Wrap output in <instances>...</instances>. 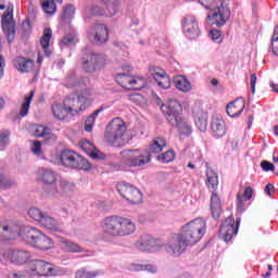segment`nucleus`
<instances>
[{
    "label": "nucleus",
    "mask_w": 278,
    "mask_h": 278,
    "mask_svg": "<svg viewBox=\"0 0 278 278\" xmlns=\"http://www.w3.org/2000/svg\"><path fill=\"white\" fill-rule=\"evenodd\" d=\"M207 231V222L202 217H197L181 226L179 232H174L168 237L167 243L156 241V249H165L167 255L179 257L186 253L188 247H194L203 240Z\"/></svg>",
    "instance_id": "nucleus-1"
},
{
    "label": "nucleus",
    "mask_w": 278,
    "mask_h": 278,
    "mask_svg": "<svg viewBox=\"0 0 278 278\" xmlns=\"http://www.w3.org/2000/svg\"><path fill=\"white\" fill-rule=\"evenodd\" d=\"M21 238L39 251L53 249V239L42 233L40 230L29 226L0 225V240H16Z\"/></svg>",
    "instance_id": "nucleus-2"
},
{
    "label": "nucleus",
    "mask_w": 278,
    "mask_h": 278,
    "mask_svg": "<svg viewBox=\"0 0 278 278\" xmlns=\"http://www.w3.org/2000/svg\"><path fill=\"white\" fill-rule=\"evenodd\" d=\"M97 99V92L93 89H84L78 96H68L63 103L54 102L51 105V112L55 121H66L68 116H79L92 105Z\"/></svg>",
    "instance_id": "nucleus-3"
},
{
    "label": "nucleus",
    "mask_w": 278,
    "mask_h": 278,
    "mask_svg": "<svg viewBox=\"0 0 278 278\" xmlns=\"http://www.w3.org/2000/svg\"><path fill=\"white\" fill-rule=\"evenodd\" d=\"M138 136V130L130 127L121 117L113 118L104 131V141L111 147H125Z\"/></svg>",
    "instance_id": "nucleus-4"
},
{
    "label": "nucleus",
    "mask_w": 278,
    "mask_h": 278,
    "mask_svg": "<svg viewBox=\"0 0 278 278\" xmlns=\"http://www.w3.org/2000/svg\"><path fill=\"white\" fill-rule=\"evenodd\" d=\"M103 231L111 238H127L136 233V223L131 218L112 215L103 219Z\"/></svg>",
    "instance_id": "nucleus-5"
},
{
    "label": "nucleus",
    "mask_w": 278,
    "mask_h": 278,
    "mask_svg": "<svg viewBox=\"0 0 278 278\" xmlns=\"http://www.w3.org/2000/svg\"><path fill=\"white\" fill-rule=\"evenodd\" d=\"M65 273L66 269L55 267L53 264L42 260L30 261L26 269L28 277H60Z\"/></svg>",
    "instance_id": "nucleus-6"
},
{
    "label": "nucleus",
    "mask_w": 278,
    "mask_h": 278,
    "mask_svg": "<svg viewBox=\"0 0 278 278\" xmlns=\"http://www.w3.org/2000/svg\"><path fill=\"white\" fill-rule=\"evenodd\" d=\"M230 16L231 11L227 1H217L216 5L210 10L206 16V23L211 26L224 27V25H227Z\"/></svg>",
    "instance_id": "nucleus-7"
},
{
    "label": "nucleus",
    "mask_w": 278,
    "mask_h": 278,
    "mask_svg": "<svg viewBox=\"0 0 278 278\" xmlns=\"http://www.w3.org/2000/svg\"><path fill=\"white\" fill-rule=\"evenodd\" d=\"M60 164L66 166V168H74L77 170H90V162L84 159V156L77 154L75 151L64 150L59 155Z\"/></svg>",
    "instance_id": "nucleus-8"
},
{
    "label": "nucleus",
    "mask_w": 278,
    "mask_h": 278,
    "mask_svg": "<svg viewBox=\"0 0 278 278\" xmlns=\"http://www.w3.org/2000/svg\"><path fill=\"white\" fill-rule=\"evenodd\" d=\"M121 157L123 164L129 167L146 166L151 162V154L140 149L124 150L121 152Z\"/></svg>",
    "instance_id": "nucleus-9"
},
{
    "label": "nucleus",
    "mask_w": 278,
    "mask_h": 278,
    "mask_svg": "<svg viewBox=\"0 0 278 278\" xmlns=\"http://www.w3.org/2000/svg\"><path fill=\"white\" fill-rule=\"evenodd\" d=\"M156 103L160 105V109L165 115L167 123H176V119L181 117L184 112L181 102L170 99L164 104L162 103V99L156 98Z\"/></svg>",
    "instance_id": "nucleus-10"
},
{
    "label": "nucleus",
    "mask_w": 278,
    "mask_h": 278,
    "mask_svg": "<svg viewBox=\"0 0 278 278\" xmlns=\"http://www.w3.org/2000/svg\"><path fill=\"white\" fill-rule=\"evenodd\" d=\"M180 27L184 36L189 38V40H197L201 36L199 18L192 14H187L181 18Z\"/></svg>",
    "instance_id": "nucleus-11"
},
{
    "label": "nucleus",
    "mask_w": 278,
    "mask_h": 278,
    "mask_svg": "<svg viewBox=\"0 0 278 278\" xmlns=\"http://www.w3.org/2000/svg\"><path fill=\"white\" fill-rule=\"evenodd\" d=\"M2 31L8 42H14L16 36V23L14 22V4H9L7 11L2 15Z\"/></svg>",
    "instance_id": "nucleus-12"
},
{
    "label": "nucleus",
    "mask_w": 278,
    "mask_h": 278,
    "mask_svg": "<svg viewBox=\"0 0 278 278\" xmlns=\"http://www.w3.org/2000/svg\"><path fill=\"white\" fill-rule=\"evenodd\" d=\"M116 190L123 199L131 203V205H140L142 203V192L138 188L127 182H118Z\"/></svg>",
    "instance_id": "nucleus-13"
},
{
    "label": "nucleus",
    "mask_w": 278,
    "mask_h": 278,
    "mask_svg": "<svg viewBox=\"0 0 278 278\" xmlns=\"http://www.w3.org/2000/svg\"><path fill=\"white\" fill-rule=\"evenodd\" d=\"M10 262L14 266H23L31 262V253L26 250H9L0 254V262Z\"/></svg>",
    "instance_id": "nucleus-14"
},
{
    "label": "nucleus",
    "mask_w": 278,
    "mask_h": 278,
    "mask_svg": "<svg viewBox=\"0 0 278 278\" xmlns=\"http://www.w3.org/2000/svg\"><path fill=\"white\" fill-rule=\"evenodd\" d=\"M105 66V58L94 52H89L83 58V68L86 73L101 71Z\"/></svg>",
    "instance_id": "nucleus-15"
},
{
    "label": "nucleus",
    "mask_w": 278,
    "mask_h": 278,
    "mask_svg": "<svg viewBox=\"0 0 278 278\" xmlns=\"http://www.w3.org/2000/svg\"><path fill=\"white\" fill-rule=\"evenodd\" d=\"M116 81L126 90H142V87L144 86V78L127 74H118Z\"/></svg>",
    "instance_id": "nucleus-16"
},
{
    "label": "nucleus",
    "mask_w": 278,
    "mask_h": 278,
    "mask_svg": "<svg viewBox=\"0 0 278 278\" xmlns=\"http://www.w3.org/2000/svg\"><path fill=\"white\" fill-rule=\"evenodd\" d=\"M240 226V220L233 218V216L228 217L219 229V238L223 239L224 242H229L233 236L238 233V227Z\"/></svg>",
    "instance_id": "nucleus-17"
},
{
    "label": "nucleus",
    "mask_w": 278,
    "mask_h": 278,
    "mask_svg": "<svg viewBox=\"0 0 278 278\" xmlns=\"http://www.w3.org/2000/svg\"><path fill=\"white\" fill-rule=\"evenodd\" d=\"M148 72L153 77L156 86L161 88V90H168L170 88V76L163 68L150 65L148 67Z\"/></svg>",
    "instance_id": "nucleus-18"
},
{
    "label": "nucleus",
    "mask_w": 278,
    "mask_h": 278,
    "mask_svg": "<svg viewBox=\"0 0 278 278\" xmlns=\"http://www.w3.org/2000/svg\"><path fill=\"white\" fill-rule=\"evenodd\" d=\"M192 116L199 131H207V112L203 110V103L195 102L192 106Z\"/></svg>",
    "instance_id": "nucleus-19"
},
{
    "label": "nucleus",
    "mask_w": 278,
    "mask_h": 278,
    "mask_svg": "<svg viewBox=\"0 0 278 278\" xmlns=\"http://www.w3.org/2000/svg\"><path fill=\"white\" fill-rule=\"evenodd\" d=\"M89 40L96 45H105V41L110 38L108 26L104 24H96L91 26L88 33Z\"/></svg>",
    "instance_id": "nucleus-20"
},
{
    "label": "nucleus",
    "mask_w": 278,
    "mask_h": 278,
    "mask_svg": "<svg viewBox=\"0 0 278 278\" xmlns=\"http://www.w3.org/2000/svg\"><path fill=\"white\" fill-rule=\"evenodd\" d=\"M52 36H53V33L51 31V29L46 28L43 31V36L41 37V40H40L41 51H39L38 53L37 63L42 64V53H45L47 58L51 55V37Z\"/></svg>",
    "instance_id": "nucleus-21"
},
{
    "label": "nucleus",
    "mask_w": 278,
    "mask_h": 278,
    "mask_svg": "<svg viewBox=\"0 0 278 278\" xmlns=\"http://www.w3.org/2000/svg\"><path fill=\"white\" fill-rule=\"evenodd\" d=\"M40 225L53 233H62L64 231V224L48 214L43 216Z\"/></svg>",
    "instance_id": "nucleus-22"
},
{
    "label": "nucleus",
    "mask_w": 278,
    "mask_h": 278,
    "mask_svg": "<svg viewBox=\"0 0 278 278\" xmlns=\"http://www.w3.org/2000/svg\"><path fill=\"white\" fill-rule=\"evenodd\" d=\"M211 129L215 138H223L227 134V123L222 116L215 115L211 122Z\"/></svg>",
    "instance_id": "nucleus-23"
},
{
    "label": "nucleus",
    "mask_w": 278,
    "mask_h": 278,
    "mask_svg": "<svg viewBox=\"0 0 278 278\" xmlns=\"http://www.w3.org/2000/svg\"><path fill=\"white\" fill-rule=\"evenodd\" d=\"M176 123H169L175 127L181 136H190L192 134V124L186 117H177Z\"/></svg>",
    "instance_id": "nucleus-24"
},
{
    "label": "nucleus",
    "mask_w": 278,
    "mask_h": 278,
    "mask_svg": "<svg viewBox=\"0 0 278 278\" xmlns=\"http://www.w3.org/2000/svg\"><path fill=\"white\" fill-rule=\"evenodd\" d=\"M244 99L239 98L227 105L226 112L230 118H238L244 112Z\"/></svg>",
    "instance_id": "nucleus-25"
},
{
    "label": "nucleus",
    "mask_w": 278,
    "mask_h": 278,
    "mask_svg": "<svg viewBox=\"0 0 278 278\" xmlns=\"http://www.w3.org/2000/svg\"><path fill=\"white\" fill-rule=\"evenodd\" d=\"M60 247L64 253H84V248L68 239H61Z\"/></svg>",
    "instance_id": "nucleus-26"
},
{
    "label": "nucleus",
    "mask_w": 278,
    "mask_h": 278,
    "mask_svg": "<svg viewBox=\"0 0 278 278\" xmlns=\"http://www.w3.org/2000/svg\"><path fill=\"white\" fill-rule=\"evenodd\" d=\"M14 66L20 73H29L34 71V61L20 56L14 60Z\"/></svg>",
    "instance_id": "nucleus-27"
},
{
    "label": "nucleus",
    "mask_w": 278,
    "mask_h": 278,
    "mask_svg": "<svg viewBox=\"0 0 278 278\" xmlns=\"http://www.w3.org/2000/svg\"><path fill=\"white\" fill-rule=\"evenodd\" d=\"M37 175L40 178V180L48 186H53V184L58 181L55 173L51 169L39 168Z\"/></svg>",
    "instance_id": "nucleus-28"
},
{
    "label": "nucleus",
    "mask_w": 278,
    "mask_h": 278,
    "mask_svg": "<svg viewBox=\"0 0 278 278\" xmlns=\"http://www.w3.org/2000/svg\"><path fill=\"white\" fill-rule=\"evenodd\" d=\"M205 185L206 188L213 193H216V190H218V174L214 172V169L206 170Z\"/></svg>",
    "instance_id": "nucleus-29"
},
{
    "label": "nucleus",
    "mask_w": 278,
    "mask_h": 278,
    "mask_svg": "<svg viewBox=\"0 0 278 278\" xmlns=\"http://www.w3.org/2000/svg\"><path fill=\"white\" fill-rule=\"evenodd\" d=\"M174 85L179 92H190L192 90V83L184 75H177L174 78Z\"/></svg>",
    "instance_id": "nucleus-30"
},
{
    "label": "nucleus",
    "mask_w": 278,
    "mask_h": 278,
    "mask_svg": "<svg viewBox=\"0 0 278 278\" xmlns=\"http://www.w3.org/2000/svg\"><path fill=\"white\" fill-rule=\"evenodd\" d=\"M88 78L77 77L75 74L67 76L65 80L67 88H83V86H88Z\"/></svg>",
    "instance_id": "nucleus-31"
},
{
    "label": "nucleus",
    "mask_w": 278,
    "mask_h": 278,
    "mask_svg": "<svg viewBox=\"0 0 278 278\" xmlns=\"http://www.w3.org/2000/svg\"><path fill=\"white\" fill-rule=\"evenodd\" d=\"M103 275L100 269H90L88 267H83L76 270L75 278H97Z\"/></svg>",
    "instance_id": "nucleus-32"
},
{
    "label": "nucleus",
    "mask_w": 278,
    "mask_h": 278,
    "mask_svg": "<svg viewBox=\"0 0 278 278\" xmlns=\"http://www.w3.org/2000/svg\"><path fill=\"white\" fill-rule=\"evenodd\" d=\"M211 212H212L213 218L215 219L220 218L223 206L220 205V198H218V194L216 193H213L211 197Z\"/></svg>",
    "instance_id": "nucleus-33"
},
{
    "label": "nucleus",
    "mask_w": 278,
    "mask_h": 278,
    "mask_svg": "<svg viewBox=\"0 0 278 278\" xmlns=\"http://www.w3.org/2000/svg\"><path fill=\"white\" fill-rule=\"evenodd\" d=\"M118 5H121L118 0H105L104 16H115V14L118 12Z\"/></svg>",
    "instance_id": "nucleus-34"
},
{
    "label": "nucleus",
    "mask_w": 278,
    "mask_h": 278,
    "mask_svg": "<svg viewBox=\"0 0 278 278\" xmlns=\"http://www.w3.org/2000/svg\"><path fill=\"white\" fill-rule=\"evenodd\" d=\"M34 94H36V92L31 90L28 94L24 97V101L20 110V116L24 117L27 116V114H29V105H31Z\"/></svg>",
    "instance_id": "nucleus-35"
},
{
    "label": "nucleus",
    "mask_w": 278,
    "mask_h": 278,
    "mask_svg": "<svg viewBox=\"0 0 278 278\" xmlns=\"http://www.w3.org/2000/svg\"><path fill=\"white\" fill-rule=\"evenodd\" d=\"M130 270H135L137 273L144 271L147 273H156L157 266L151 264H140V263H132L130 265Z\"/></svg>",
    "instance_id": "nucleus-36"
},
{
    "label": "nucleus",
    "mask_w": 278,
    "mask_h": 278,
    "mask_svg": "<svg viewBox=\"0 0 278 278\" xmlns=\"http://www.w3.org/2000/svg\"><path fill=\"white\" fill-rule=\"evenodd\" d=\"M166 147V139L162 137H157L153 140L152 144L150 146L151 153H160Z\"/></svg>",
    "instance_id": "nucleus-37"
},
{
    "label": "nucleus",
    "mask_w": 278,
    "mask_h": 278,
    "mask_svg": "<svg viewBox=\"0 0 278 278\" xmlns=\"http://www.w3.org/2000/svg\"><path fill=\"white\" fill-rule=\"evenodd\" d=\"M47 213H43L40 208L38 207H30L28 210V216L29 218H31L33 220H36L37 223H39V225L42 223V218H45Z\"/></svg>",
    "instance_id": "nucleus-38"
},
{
    "label": "nucleus",
    "mask_w": 278,
    "mask_h": 278,
    "mask_svg": "<svg viewBox=\"0 0 278 278\" xmlns=\"http://www.w3.org/2000/svg\"><path fill=\"white\" fill-rule=\"evenodd\" d=\"M50 129L42 125H35L31 127V134L36 138H45V136H49Z\"/></svg>",
    "instance_id": "nucleus-39"
},
{
    "label": "nucleus",
    "mask_w": 278,
    "mask_h": 278,
    "mask_svg": "<svg viewBox=\"0 0 278 278\" xmlns=\"http://www.w3.org/2000/svg\"><path fill=\"white\" fill-rule=\"evenodd\" d=\"M14 186H16V180L8 176L0 177V190H8L9 188H14Z\"/></svg>",
    "instance_id": "nucleus-40"
},
{
    "label": "nucleus",
    "mask_w": 278,
    "mask_h": 278,
    "mask_svg": "<svg viewBox=\"0 0 278 278\" xmlns=\"http://www.w3.org/2000/svg\"><path fill=\"white\" fill-rule=\"evenodd\" d=\"M41 7L46 14H53L56 12L55 2L53 0H41Z\"/></svg>",
    "instance_id": "nucleus-41"
},
{
    "label": "nucleus",
    "mask_w": 278,
    "mask_h": 278,
    "mask_svg": "<svg viewBox=\"0 0 278 278\" xmlns=\"http://www.w3.org/2000/svg\"><path fill=\"white\" fill-rule=\"evenodd\" d=\"M129 101H132V103H136V105H139V108H144L148 103L147 98H144L140 93H132L129 96Z\"/></svg>",
    "instance_id": "nucleus-42"
},
{
    "label": "nucleus",
    "mask_w": 278,
    "mask_h": 278,
    "mask_svg": "<svg viewBox=\"0 0 278 278\" xmlns=\"http://www.w3.org/2000/svg\"><path fill=\"white\" fill-rule=\"evenodd\" d=\"M77 43V35L75 33H71L65 35V37L61 40L62 47H73V45Z\"/></svg>",
    "instance_id": "nucleus-43"
},
{
    "label": "nucleus",
    "mask_w": 278,
    "mask_h": 278,
    "mask_svg": "<svg viewBox=\"0 0 278 278\" xmlns=\"http://www.w3.org/2000/svg\"><path fill=\"white\" fill-rule=\"evenodd\" d=\"M75 5L67 4L64 7L62 18L63 21H71L75 16Z\"/></svg>",
    "instance_id": "nucleus-44"
},
{
    "label": "nucleus",
    "mask_w": 278,
    "mask_h": 278,
    "mask_svg": "<svg viewBox=\"0 0 278 278\" xmlns=\"http://www.w3.org/2000/svg\"><path fill=\"white\" fill-rule=\"evenodd\" d=\"M30 151L37 157H42L43 156L42 143L40 141H38V140L33 141V143L30 146Z\"/></svg>",
    "instance_id": "nucleus-45"
},
{
    "label": "nucleus",
    "mask_w": 278,
    "mask_h": 278,
    "mask_svg": "<svg viewBox=\"0 0 278 278\" xmlns=\"http://www.w3.org/2000/svg\"><path fill=\"white\" fill-rule=\"evenodd\" d=\"M157 160L159 162H162V164H168L169 162H173V160H175V152L169 150L159 155Z\"/></svg>",
    "instance_id": "nucleus-46"
},
{
    "label": "nucleus",
    "mask_w": 278,
    "mask_h": 278,
    "mask_svg": "<svg viewBox=\"0 0 278 278\" xmlns=\"http://www.w3.org/2000/svg\"><path fill=\"white\" fill-rule=\"evenodd\" d=\"M208 38H211L213 42H216V45H220V42H223V33L219 29H212L208 33Z\"/></svg>",
    "instance_id": "nucleus-47"
},
{
    "label": "nucleus",
    "mask_w": 278,
    "mask_h": 278,
    "mask_svg": "<svg viewBox=\"0 0 278 278\" xmlns=\"http://www.w3.org/2000/svg\"><path fill=\"white\" fill-rule=\"evenodd\" d=\"M79 147L87 153V155H89L91 151H94L96 148L92 142L88 141V139L80 140Z\"/></svg>",
    "instance_id": "nucleus-48"
},
{
    "label": "nucleus",
    "mask_w": 278,
    "mask_h": 278,
    "mask_svg": "<svg viewBox=\"0 0 278 278\" xmlns=\"http://www.w3.org/2000/svg\"><path fill=\"white\" fill-rule=\"evenodd\" d=\"M7 144H10V131L4 130L0 132V149H5Z\"/></svg>",
    "instance_id": "nucleus-49"
},
{
    "label": "nucleus",
    "mask_w": 278,
    "mask_h": 278,
    "mask_svg": "<svg viewBox=\"0 0 278 278\" xmlns=\"http://www.w3.org/2000/svg\"><path fill=\"white\" fill-rule=\"evenodd\" d=\"M198 3H200V5H202V8H204L205 10H208L211 12V10H213V8H216V4L218 2H216V0H198Z\"/></svg>",
    "instance_id": "nucleus-50"
},
{
    "label": "nucleus",
    "mask_w": 278,
    "mask_h": 278,
    "mask_svg": "<svg viewBox=\"0 0 278 278\" xmlns=\"http://www.w3.org/2000/svg\"><path fill=\"white\" fill-rule=\"evenodd\" d=\"M61 189L63 192H74L75 185L68 180H61Z\"/></svg>",
    "instance_id": "nucleus-51"
},
{
    "label": "nucleus",
    "mask_w": 278,
    "mask_h": 278,
    "mask_svg": "<svg viewBox=\"0 0 278 278\" xmlns=\"http://www.w3.org/2000/svg\"><path fill=\"white\" fill-rule=\"evenodd\" d=\"M244 198H242V194H237V210L238 212H244L247 210V204L244 203Z\"/></svg>",
    "instance_id": "nucleus-52"
},
{
    "label": "nucleus",
    "mask_w": 278,
    "mask_h": 278,
    "mask_svg": "<svg viewBox=\"0 0 278 278\" xmlns=\"http://www.w3.org/2000/svg\"><path fill=\"white\" fill-rule=\"evenodd\" d=\"M88 155L91 156L92 160H105L103 152L97 148H93V150Z\"/></svg>",
    "instance_id": "nucleus-53"
},
{
    "label": "nucleus",
    "mask_w": 278,
    "mask_h": 278,
    "mask_svg": "<svg viewBox=\"0 0 278 278\" xmlns=\"http://www.w3.org/2000/svg\"><path fill=\"white\" fill-rule=\"evenodd\" d=\"M96 122V119H92V117L88 116L85 121V131L90 134L92 131V128L94 127Z\"/></svg>",
    "instance_id": "nucleus-54"
},
{
    "label": "nucleus",
    "mask_w": 278,
    "mask_h": 278,
    "mask_svg": "<svg viewBox=\"0 0 278 278\" xmlns=\"http://www.w3.org/2000/svg\"><path fill=\"white\" fill-rule=\"evenodd\" d=\"M261 168L265 172V173H268V172H271L274 173L275 172V165L268 161H263L261 162Z\"/></svg>",
    "instance_id": "nucleus-55"
},
{
    "label": "nucleus",
    "mask_w": 278,
    "mask_h": 278,
    "mask_svg": "<svg viewBox=\"0 0 278 278\" xmlns=\"http://www.w3.org/2000/svg\"><path fill=\"white\" fill-rule=\"evenodd\" d=\"M242 199L244 201H251L253 199V188L252 187H245L243 194H241Z\"/></svg>",
    "instance_id": "nucleus-56"
},
{
    "label": "nucleus",
    "mask_w": 278,
    "mask_h": 278,
    "mask_svg": "<svg viewBox=\"0 0 278 278\" xmlns=\"http://www.w3.org/2000/svg\"><path fill=\"white\" fill-rule=\"evenodd\" d=\"M91 13L96 16H105V9H101L99 5H93L91 8Z\"/></svg>",
    "instance_id": "nucleus-57"
},
{
    "label": "nucleus",
    "mask_w": 278,
    "mask_h": 278,
    "mask_svg": "<svg viewBox=\"0 0 278 278\" xmlns=\"http://www.w3.org/2000/svg\"><path fill=\"white\" fill-rule=\"evenodd\" d=\"M257 84V75L251 74L250 76V86L252 88V94H255V85Z\"/></svg>",
    "instance_id": "nucleus-58"
},
{
    "label": "nucleus",
    "mask_w": 278,
    "mask_h": 278,
    "mask_svg": "<svg viewBox=\"0 0 278 278\" xmlns=\"http://www.w3.org/2000/svg\"><path fill=\"white\" fill-rule=\"evenodd\" d=\"M105 111V106H100L99 109H97L93 113H91L89 115L90 118H92L93 121H97V118H99V114H101L102 112Z\"/></svg>",
    "instance_id": "nucleus-59"
},
{
    "label": "nucleus",
    "mask_w": 278,
    "mask_h": 278,
    "mask_svg": "<svg viewBox=\"0 0 278 278\" xmlns=\"http://www.w3.org/2000/svg\"><path fill=\"white\" fill-rule=\"evenodd\" d=\"M105 111V106H100L99 109H97L93 113H91L89 115L90 118H92L93 121H97V118H99V114H101L102 112Z\"/></svg>",
    "instance_id": "nucleus-60"
},
{
    "label": "nucleus",
    "mask_w": 278,
    "mask_h": 278,
    "mask_svg": "<svg viewBox=\"0 0 278 278\" xmlns=\"http://www.w3.org/2000/svg\"><path fill=\"white\" fill-rule=\"evenodd\" d=\"M105 111V106H100L99 109H97L93 113H91L89 115L90 118H92L93 121H97V118H99V114H101L102 112Z\"/></svg>",
    "instance_id": "nucleus-61"
},
{
    "label": "nucleus",
    "mask_w": 278,
    "mask_h": 278,
    "mask_svg": "<svg viewBox=\"0 0 278 278\" xmlns=\"http://www.w3.org/2000/svg\"><path fill=\"white\" fill-rule=\"evenodd\" d=\"M265 192L268 197H273L275 194V186L271 184L266 185Z\"/></svg>",
    "instance_id": "nucleus-62"
},
{
    "label": "nucleus",
    "mask_w": 278,
    "mask_h": 278,
    "mask_svg": "<svg viewBox=\"0 0 278 278\" xmlns=\"http://www.w3.org/2000/svg\"><path fill=\"white\" fill-rule=\"evenodd\" d=\"M271 51L278 58V39H271Z\"/></svg>",
    "instance_id": "nucleus-63"
},
{
    "label": "nucleus",
    "mask_w": 278,
    "mask_h": 278,
    "mask_svg": "<svg viewBox=\"0 0 278 278\" xmlns=\"http://www.w3.org/2000/svg\"><path fill=\"white\" fill-rule=\"evenodd\" d=\"M8 278H25V275L16 271H11L9 273Z\"/></svg>",
    "instance_id": "nucleus-64"
}]
</instances>
